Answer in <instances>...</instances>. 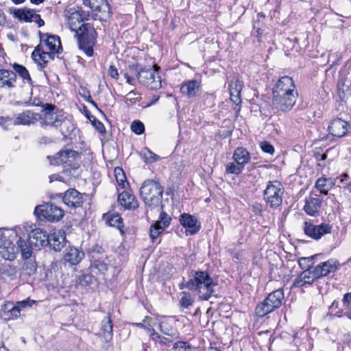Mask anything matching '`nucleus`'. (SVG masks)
<instances>
[{
	"instance_id": "22",
	"label": "nucleus",
	"mask_w": 351,
	"mask_h": 351,
	"mask_svg": "<svg viewBox=\"0 0 351 351\" xmlns=\"http://www.w3.org/2000/svg\"><path fill=\"white\" fill-rule=\"evenodd\" d=\"M43 44L46 50L52 51L55 53H59L62 50L60 39L58 36L43 34L40 37V43Z\"/></svg>"
},
{
	"instance_id": "13",
	"label": "nucleus",
	"mask_w": 351,
	"mask_h": 351,
	"mask_svg": "<svg viewBox=\"0 0 351 351\" xmlns=\"http://www.w3.org/2000/svg\"><path fill=\"white\" fill-rule=\"evenodd\" d=\"M171 221V217L162 211L160 214L159 219L150 226L149 236L152 241L157 239L165 229L169 226Z\"/></svg>"
},
{
	"instance_id": "64",
	"label": "nucleus",
	"mask_w": 351,
	"mask_h": 351,
	"mask_svg": "<svg viewBox=\"0 0 351 351\" xmlns=\"http://www.w3.org/2000/svg\"><path fill=\"white\" fill-rule=\"evenodd\" d=\"M93 252L100 254L104 252V249L102 248V247L96 245L95 246L93 247Z\"/></svg>"
},
{
	"instance_id": "44",
	"label": "nucleus",
	"mask_w": 351,
	"mask_h": 351,
	"mask_svg": "<svg viewBox=\"0 0 351 351\" xmlns=\"http://www.w3.org/2000/svg\"><path fill=\"white\" fill-rule=\"evenodd\" d=\"M153 319L149 316H146L143 322L139 323H132L131 324L133 326H136L137 327L146 329L148 331L150 332V333L152 332V330H154V328L152 326L153 324Z\"/></svg>"
},
{
	"instance_id": "25",
	"label": "nucleus",
	"mask_w": 351,
	"mask_h": 351,
	"mask_svg": "<svg viewBox=\"0 0 351 351\" xmlns=\"http://www.w3.org/2000/svg\"><path fill=\"white\" fill-rule=\"evenodd\" d=\"M348 123L341 119H335L331 121L328 125V130L331 135L336 137L344 136L348 130Z\"/></svg>"
},
{
	"instance_id": "2",
	"label": "nucleus",
	"mask_w": 351,
	"mask_h": 351,
	"mask_svg": "<svg viewBox=\"0 0 351 351\" xmlns=\"http://www.w3.org/2000/svg\"><path fill=\"white\" fill-rule=\"evenodd\" d=\"M42 107L43 108L40 114L42 126L62 127L61 131L63 134L73 130V125L62 112L56 111L57 108L55 105L45 104Z\"/></svg>"
},
{
	"instance_id": "54",
	"label": "nucleus",
	"mask_w": 351,
	"mask_h": 351,
	"mask_svg": "<svg viewBox=\"0 0 351 351\" xmlns=\"http://www.w3.org/2000/svg\"><path fill=\"white\" fill-rule=\"evenodd\" d=\"M63 153H64V150L60 151L57 154L55 164L65 163L69 165L68 158L67 156H64Z\"/></svg>"
},
{
	"instance_id": "47",
	"label": "nucleus",
	"mask_w": 351,
	"mask_h": 351,
	"mask_svg": "<svg viewBox=\"0 0 351 351\" xmlns=\"http://www.w3.org/2000/svg\"><path fill=\"white\" fill-rule=\"evenodd\" d=\"M244 169L241 165H239L238 163L234 164V162H229L226 165V171L227 173H232L239 175L240 174Z\"/></svg>"
},
{
	"instance_id": "3",
	"label": "nucleus",
	"mask_w": 351,
	"mask_h": 351,
	"mask_svg": "<svg viewBox=\"0 0 351 351\" xmlns=\"http://www.w3.org/2000/svg\"><path fill=\"white\" fill-rule=\"evenodd\" d=\"M163 186L155 180H145L140 188V195L144 203L150 207H157L162 202Z\"/></svg>"
},
{
	"instance_id": "61",
	"label": "nucleus",
	"mask_w": 351,
	"mask_h": 351,
	"mask_svg": "<svg viewBox=\"0 0 351 351\" xmlns=\"http://www.w3.org/2000/svg\"><path fill=\"white\" fill-rule=\"evenodd\" d=\"M128 99L132 102H135L138 98H140L139 94L134 91H130L128 94Z\"/></svg>"
},
{
	"instance_id": "63",
	"label": "nucleus",
	"mask_w": 351,
	"mask_h": 351,
	"mask_svg": "<svg viewBox=\"0 0 351 351\" xmlns=\"http://www.w3.org/2000/svg\"><path fill=\"white\" fill-rule=\"evenodd\" d=\"M349 176L347 173H343L339 176L340 183H344L345 181H350Z\"/></svg>"
},
{
	"instance_id": "62",
	"label": "nucleus",
	"mask_w": 351,
	"mask_h": 351,
	"mask_svg": "<svg viewBox=\"0 0 351 351\" xmlns=\"http://www.w3.org/2000/svg\"><path fill=\"white\" fill-rule=\"evenodd\" d=\"M34 16V19H33V22L36 23L38 27H42L45 25L44 21L40 18L39 14L36 13Z\"/></svg>"
},
{
	"instance_id": "46",
	"label": "nucleus",
	"mask_w": 351,
	"mask_h": 351,
	"mask_svg": "<svg viewBox=\"0 0 351 351\" xmlns=\"http://www.w3.org/2000/svg\"><path fill=\"white\" fill-rule=\"evenodd\" d=\"M182 296L180 300V304L181 306L188 308L190 306L194 303V299L189 292H182Z\"/></svg>"
},
{
	"instance_id": "19",
	"label": "nucleus",
	"mask_w": 351,
	"mask_h": 351,
	"mask_svg": "<svg viewBox=\"0 0 351 351\" xmlns=\"http://www.w3.org/2000/svg\"><path fill=\"white\" fill-rule=\"evenodd\" d=\"M54 53L46 50L42 43L36 47L32 53V57L41 68H43L50 60L53 59Z\"/></svg>"
},
{
	"instance_id": "53",
	"label": "nucleus",
	"mask_w": 351,
	"mask_h": 351,
	"mask_svg": "<svg viewBox=\"0 0 351 351\" xmlns=\"http://www.w3.org/2000/svg\"><path fill=\"white\" fill-rule=\"evenodd\" d=\"M93 119L89 117L90 121L92 122L93 125L95 126L96 130L100 133H103L105 132V127L104 124L97 120L95 117H92Z\"/></svg>"
},
{
	"instance_id": "4",
	"label": "nucleus",
	"mask_w": 351,
	"mask_h": 351,
	"mask_svg": "<svg viewBox=\"0 0 351 351\" xmlns=\"http://www.w3.org/2000/svg\"><path fill=\"white\" fill-rule=\"evenodd\" d=\"M130 71L136 75L139 82L152 90H157L162 87V80L158 71L159 67L154 65L152 68L138 69V65L129 66Z\"/></svg>"
},
{
	"instance_id": "38",
	"label": "nucleus",
	"mask_w": 351,
	"mask_h": 351,
	"mask_svg": "<svg viewBox=\"0 0 351 351\" xmlns=\"http://www.w3.org/2000/svg\"><path fill=\"white\" fill-rule=\"evenodd\" d=\"M12 67L14 70V73H18L19 76L23 80L24 82H27L29 85L32 84V80L31 79L30 75L25 66L14 63L12 65Z\"/></svg>"
},
{
	"instance_id": "43",
	"label": "nucleus",
	"mask_w": 351,
	"mask_h": 351,
	"mask_svg": "<svg viewBox=\"0 0 351 351\" xmlns=\"http://www.w3.org/2000/svg\"><path fill=\"white\" fill-rule=\"evenodd\" d=\"M216 97L214 93H206L202 97V102L204 108H213L215 106Z\"/></svg>"
},
{
	"instance_id": "8",
	"label": "nucleus",
	"mask_w": 351,
	"mask_h": 351,
	"mask_svg": "<svg viewBox=\"0 0 351 351\" xmlns=\"http://www.w3.org/2000/svg\"><path fill=\"white\" fill-rule=\"evenodd\" d=\"M284 187L278 180L269 181L263 192V199L270 208H277L282 204Z\"/></svg>"
},
{
	"instance_id": "10",
	"label": "nucleus",
	"mask_w": 351,
	"mask_h": 351,
	"mask_svg": "<svg viewBox=\"0 0 351 351\" xmlns=\"http://www.w3.org/2000/svg\"><path fill=\"white\" fill-rule=\"evenodd\" d=\"M298 95L274 94L272 108L277 112L290 111L295 104Z\"/></svg>"
},
{
	"instance_id": "56",
	"label": "nucleus",
	"mask_w": 351,
	"mask_h": 351,
	"mask_svg": "<svg viewBox=\"0 0 351 351\" xmlns=\"http://www.w3.org/2000/svg\"><path fill=\"white\" fill-rule=\"evenodd\" d=\"M42 101L39 98L34 97V99L30 98L28 101L25 102V105L27 106H41Z\"/></svg>"
},
{
	"instance_id": "24",
	"label": "nucleus",
	"mask_w": 351,
	"mask_h": 351,
	"mask_svg": "<svg viewBox=\"0 0 351 351\" xmlns=\"http://www.w3.org/2000/svg\"><path fill=\"white\" fill-rule=\"evenodd\" d=\"M339 263L337 261L330 259L327 261L321 263L314 267L316 276L319 278L327 276L330 273L335 272L338 267Z\"/></svg>"
},
{
	"instance_id": "51",
	"label": "nucleus",
	"mask_w": 351,
	"mask_h": 351,
	"mask_svg": "<svg viewBox=\"0 0 351 351\" xmlns=\"http://www.w3.org/2000/svg\"><path fill=\"white\" fill-rule=\"evenodd\" d=\"M260 147L261 150L267 154L270 155H273L274 153V146L269 143L268 141H263L260 143Z\"/></svg>"
},
{
	"instance_id": "5",
	"label": "nucleus",
	"mask_w": 351,
	"mask_h": 351,
	"mask_svg": "<svg viewBox=\"0 0 351 351\" xmlns=\"http://www.w3.org/2000/svg\"><path fill=\"white\" fill-rule=\"evenodd\" d=\"M284 291L282 289L273 291L259 303L255 308V313L258 317H263L265 315L279 308L284 300Z\"/></svg>"
},
{
	"instance_id": "31",
	"label": "nucleus",
	"mask_w": 351,
	"mask_h": 351,
	"mask_svg": "<svg viewBox=\"0 0 351 351\" xmlns=\"http://www.w3.org/2000/svg\"><path fill=\"white\" fill-rule=\"evenodd\" d=\"M67 21L69 27L72 32H75L76 34L80 32V26L82 25L81 23L84 21L80 12L73 11L71 12Z\"/></svg>"
},
{
	"instance_id": "30",
	"label": "nucleus",
	"mask_w": 351,
	"mask_h": 351,
	"mask_svg": "<svg viewBox=\"0 0 351 351\" xmlns=\"http://www.w3.org/2000/svg\"><path fill=\"white\" fill-rule=\"evenodd\" d=\"M16 244L21 252L22 258L25 260L29 259L31 258L34 250H37L36 247L33 246L31 245V243H29V239L25 240L21 237H19L16 241Z\"/></svg>"
},
{
	"instance_id": "39",
	"label": "nucleus",
	"mask_w": 351,
	"mask_h": 351,
	"mask_svg": "<svg viewBox=\"0 0 351 351\" xmlns=\"http://www.w3.org/2000/svg\"><path fill=\"white\" fill-rule=\"evenodd\" d=\"M107 221L109 226L117 228L121 233H123V220L119 214H108Z\"/></svg>"
},
{
	"instance_id": "33",
	"label": "nucleus",
	"mask_w": 351,
	"mask_h": 351,
	"mask_svg": "<svg viewBox=\"0 0 351 351\" xmlns=\"http://www.w3.org/2000/svg\"><path fill=\"white\" fill-rule=\"evenodd\" d=\"M336 180L331 178H319L316 182L315 188L322 194L327 195L329 190L335 184Z\"/></svg>"
},
{
	"instance_id": "21",
	"label": "nucleus",
	"mask_w": 351,
	"mask_h": 351,
	"mask_svg": "<svg viewBox=\"0 0 351 351\" xmlns=\"http://www.w3.org/2000/svg\"><path fill=\"white\" fill-rule=\"evenodd\" d=\"M318 279L315 275L314 268L304 270L294 280L292 287H302L306 285H311Z\"/></svg>"
},
{
	"instance_id": "15",
	"label": "nucleus",
	"mask_w": 351,
	"mask_h": 351,
	"mask_svg": "<svg viewBox=\"0 0 351 351\" xmlns=\"http://www.w3.org/2000/svg\"><path fill=\"white\" fill-rule=\"evenodd\" d=\"M180 223L186 229V235H193L201 228V223L197 219L189 213H182L180 216Z\"/></svg>"
},
{
	"instance_id": "42",
	"label": "nucleus",
	"mask_w": 351,
	"mask_h": 351,
	"mask_svg": "<svg viewBox=\"0 0 351 351\" xmlns=\"http://www.w3.org/2000/svg\"><path fill=\"white\" fill-rule=\"evenodd\" d=\"M342 303L344 315L351 320V291L343 295Z\"/></svg>"
},
{
	"instance_id": "57",
	"label": "nucleus",
	"mask_w": 351,
	"mask_h": 351,
	"mask_svg": "<svg viewBox=\"0 0 351 351\" xmlns=\"http://www.w3.org/2000/svg\"><path fill=\"white\" fill-rule=\"evenodd\" d=\"M21 310V308L18 305H16L12 306V308L9 311L12 318H16L20 316Z\"/></svg>"
},
{
	"instance_id": "20",
	"label": "nucleus",
	"mask_w": 351,
	"mask_h": 351,
	"mask_svg": "<svg viewBox=\"0 0 351 351\" xmlns=\"http://www.w3.org/2000/svg\"><path fill=\"white\" fill-rule=\"evenodd\" d=\"M40 119V114L27 110L16 114L13 123L14 125H29L35 124Z\"/></svg>"
},
{
	"instance_id": "59",
	"label": "nucleus",
	"mask_w": 351,
	"mask_h": 351,
	"mask_svg": "<svg viewBox=\"0 0 351 351\" xmlns=\"http://www.w3.org/2000/svg\"><path fill=\"white\" fill-rule=\"evenodd\" d=\"M12 119L9 117H0V125L4 128L7 129L11 124Z\"/></svg>"
},
{
	"instance_id": "36",
	"label": "nucleus",
	"mask_w": 351,
	"mask_h": 351,
	"mask_svg": "<svg viewBox=\"0 0 351 351\" xmlns=\"http://www.w3.org/2000/svg\"><path fill=\"white\" fill-rule=\"evenodd\" d=\"M14 17L20 21L25 22H33L34 15L36 12L30 9H15L14 12Z\"/></svg>"
},
{
	"instance_id": "41",
	"label": "nucleus",
	"mask_w": 351,
	"mask_h": 351,
	"mask_svg": "<svg viewBox=\"0 0 351 351\" xmlns=\"http://www.w3.org/2000/svg\"><path fill=\"white\" fill-rule=\"evenodd\" d=\"M114 171V176L119 186L122 189H125L129 184L127 182L125 175L123 169L120 167H115Z\"/></svg>"
},
{
	"instance_id": "9",
	"label": "nucleus",
	"mask_w": 351,
	"mask_h": 351,
	"mask_svg": "<svg viewBox=\"0 0 351 351\" xmlns=\"http://www.w3.org/2000/svg\"><path fill=\"white\" fill-rule=\"evenodd\" d=\"M34 213L38 217H43L51 222L58 221L64 216V211L60 208L51 203L37 206Z\"/></svg>"
},
{
	"instance_id": "52",
	"label": "nucleus",
	"mask_w": 351,
	"mask_h": 351,
	"mask_svg": "<svg viewBox=\"0 0 351 351\" xmlns=\"http://www.w3.org/2000/svg\"><path fill=\"white\" fill-rule=\"evenodd\" d=\"M64 156H67L68 160L69 162V165H71L73 160L76 159L77 158H80V154L77 152L72 150V149H66L64 150V153H63Z\"/></svg>"
},
{
	"instance_id": "16",
	"label": "nucleus",
	"mask_w": 351,
	"mask_h": 351,
	"mask_svg": "<svg viewBox=\"0 0 351 351\" xmlns=\"http://www.w3.org/2000/svg\"><path fill=\"white\" fill-rule=\"evenodd\" d=\"M322 201L323 199L319 195L311 193L305 199V204L304 206V212L310 216H318L319 215Z\"/></svg>"
},
{
	"instance_id": "34",
	"label": "nucleus",
	"mask_w": 351,
	"mask_h": 351,
	"mask_svg": "<svg viewBox=\"0 0 351 351\" xmlns=\"http://www.w3.org/2000/svg\"><path fill=\"white\" fill-rule=\"evenodd\" d=\"M174 320L171 317H162L158 319V328L165 335L172 336L173 335Z\"/></svg>"
},
{
	"instance_id": "14",
	"label": "nucleus",
	"mask_w": 351,
	"mask_h": 351,
	"mask_svg": "<svg viewBox=\"0 0 351 351\" xmlns=\"http://www.w3.org/2000/svg\"><path fill=\"white\" fill-rule=\"evenodd\" d=\"M273 94L298 95V93L292 78L286 75L278 80L274 88Z\"/></svg>"
},
{
	"instance_id": "45",
	"label": "nucleus",
	"mask_w": 351,
	"mask_h": 351,
	"mask_svg": "<svg viewBox=\"0 0 351 351\" xmlns=\"http://www.w3.org/2000/svg\"><path fill=\"white\" fill-rule=\"evenodd\" d=\"M36 263L35 261L27 259L23 265V270L28 276H32L36 271Z\"/></svg>"
},
{
	"instance_id": "55",
	"label": "nucleus",
	"mask_w": 351,
	"mask_h": 351,
	"mask_svg": "<svg viewBox=\"0 0 351 351\" xmlns=\"http://www.w3.org/2000/svg\"><path fill=\"white\" fill-rule=\"evenodd\" d=\"M93 266L102 273L108 269V265L102 261H95Z\"/></svg>"
},
{
	"instance_id": "27",
	"label": "nucleus",
	"mask_w": 351,
	"mask_h": 351,
	"mask_svg": "<svg viewBox=\"0 0 351 351\" xmlns=\"http://www.w3.org/2000/svg\"><path fill=\"white\" fill-rule=\"evenodd\" d=\"M118 202L125 209L135 210L138 207L136 197L128 191H123L119 195Z\"/></svg>"
},
{
	"instance_id": "49",
	"label": "nucleus",
	"mask_w": 351,
	"mask_h": 351,
	"mask_svg": "<svg viewBox=\"0 0 351 351\" xmlns=\"http://www.w3.org/2000/svg\"><path fill=\"white\" fill-rule=\"evenodd\" d=\"M150 337L153 341H158L161 344L169 345L171 343V341L169 339L161 336L156 332L155 330H152V332L150 333Z\"/></svg>"
},
{
	"instance_id": "37",
	"label": "nucleus",
	"mask_w": 351,
	"mask_h": 351,
	"mask_svg": "<svg viewBox=\"0 0 351 351\" xmlns=\"http://www.w3.org/2000/svg\"><path fill=\"white\" fill-rule=\"evenodd\" d=\"M85 6L89 7L92 11L100 12L102 8H108V4L105 0H83Z\"/></svg>"
},
{
	"instance_id": "1",
	"label": "nucleus",
	"mask_w": 351,
	"mask_h": 351,
	"mask_svg": "<svg viewBox=\"0 0 351 351\" xmlns=\"http://www.w3.org/2000/svg\"><path fill=\"white\" fill-rule=\"evenodd\" d=\"M217 284L206 271L192 270L189 279L186 282L180 284V289L186 288L192 291H196L199 299L208 300L212 296L217 297L215 294V287Z\"/></svg>"
},
{
	"instance_id": "17",
	"label": "nucleus",
	"mask_w": 351,
	"mask_h": 351,
	"mask_svg": "<svg viewBox=\"0 0 351 351\" xmlns=\"http://www.w3.org/2000/svg\"><path fill=\"white\" fill-rule=\"evenodd\" d=\"M48 238L49 234L47 231L39 228L32 230L28 235L29 243L37 250L47 246Z\"/></svg>"
},
{
	"instance_id": "23",
	"label": "nucleus",
	"mask_w": 351,
	"mask_h": 351,
	"mask_svg": "<svg viewBox=\"0 0 351 351\" xmlns=\"http://www.w3.org/2000/svg\"><path fill=\"white\" fill-rule=\"evenodd\" d=\"M201 82L197 80H189L184 81L180 85V93L188 98L197 96L200 90Z\"/></svg>"
},
{
	"instance_id": "18",
	"label": "nucleus",
	"mask_w": 351,
	"mask_h": 351,
	"mask_svg": "<svg viewBox=\"0 0 351 351\" xmlns=\"http://www.w3.org/2000/svg\"><path fill=\"white\" fill-rule=\"evenodd\" d=\"M47 246L56 252H60L66 244L65 232L63 230H56L49 234Z\"/></svg>"
},
{
	"instance_id": "29",
	"label": "nucleus",
	"mask_w": 351,
	"mask_h": 351,
	"mask_svg": "<svg viewBox=\"0 0 351 351\" xmlns=\"http://www.w3.org/2000/svg\"><path fill=\"white\" fill-rule=\"evenodd\" d=\"M112 322L110 316L108 315L101 321L99 331V335L106 343L110 341L112 339Z\"/></svg>"
},
{
	"instance_id": "35",
	"label": "nucleus",
	"mask_w": 351,
	"mask_h": 351,
	"mask_svg": "<svg viewBox=\"0 0 351 351\" xmlns=\"http://www.w3.org/2000/svg\"><path fill=\"white\" fill-rule=\"evenodd\" d=\"M233 158L236 163L239 165H241L244 167L247 163H248L251 159L250 153L248 151L241 147H237L233 154Z\"/></svg>"
},
{
	"instance_id": "40",
	"label": "nucleus",
	"mask_w": 351,
	"mask_h": 351,
	"mask_svg": "<svg viewBox=\"0 0 351 351\" xmlns=\"http://www.w3.org/2000/svg\"><path fill=\"white\" fill-rule=\"evenodd\" d=\"M140 156L146 163H153L159 160L160 157L147 147H143L140 152Z\"/></svg>"
},
{
	"instance_id": "48",
	"label": "nucleus",
	"mask_w": 351,
	"mask_h": 351,
	"mask_svg": "<svg viewBox=\"0 0 351 351\" xmlns=\"http://www.w3.org/2000/svg\"><path fill=\"white\" fill-rule=\"evenodd\" d=\"M315 256H311L309 257L300 258L298 259V265H299L300 267L304 270L313 268V267H312V265L313 264L312 263V261Z\"/></svg>"
},
{
	"instance_id": "58",
	"label": "nucleus",
	"mask_w": 351,
	"mask_h": 351,
	"mask_svg": "<svg viewBox=\"0 0 351 351\" xmlns=\"http://www.w3.org/2000/svg\"><path fill=\"white\" fill-rule=\"evenodd\" d=\"M35 302L34 300H31L29 299L19 301L16 303V305H18L21 309L23 308H25L26 306H31L32 304Z\"/></svg>"
},
{
	"instance_id": "50",
	"label": "nucleus",
	"mask_w": 351,
	"mask_h": 351,
	"mask_svg": "<svg viewBox=\"0 0 351 351\" xmlns=\"http://www.w3.org/2000/svg\"><path fill=\"white\" fill-rule=\"evenodd\" d=\"M131 130L134 133L140 135L144 132L145 126L141 121L135 120L131 124Z\"/></svg>"
},
{
	"instance_id": "26",
	"label": "nucleus",
	"mask_w": 351,
	"mask_h": 351,
	"mask_svg": "<svg viewBox=\"0 0 351 351\" xmlns=\"http://www.w3.org/2000/svg\"><path fill=\"white\" fill-rule=\"evenodd\" d=\"M243 88V82L239 77H234L230 81L229 84V90L231 101L236 105H239L241 102V92Z\"/></svg>"
},
{
	"instance_id": "7",
	"label": "nucleus",
	"mask_w": 351,
	"mask_h": 351,
	"mask_svg": "<svg viewBox=\"0 0 351 351\" xmlns=\"http://www.w3.org/2000/svg\"><path fill=\"white\" fill-rule=\"evenodd\" d=\"M17 237L16 232L12 229L0 228V254L8 261L15 258V245L14 241Z\"/></svg>"
},
{
	"instance_id": "32",
	"label": "nucleus",
	"mask_w": 351,
	"mask_h": 351,
	"mask_svg": "<svg viewBox=\"0 0 351 351\" xmlns=\"http://www.w3.org/2000/svg\"><path fill=\"white\" fill-rule=\"evenodd\" d=\"M16 80V75L12 71L0 70V86L12 88L14 86Z\"/></svg>"
},
{
	"instance_id": "12",
	"label": "nucleus",
	"mask_w": 351,
	"mask_h": 351,
	"mask_svg": "<svg viewBox=\"0 0 351 351\" xmlns=\"http://www.w3.org/2000/svg\"><path fill=\"white\" fill-rule=\"evenodd\" d=\"M60 197L65 205L71 208L81 207L84 202L83 195L75 189H69L64 193L56 195Z\"/></svg>"
},
{
	"instance_id": "60",
	"label": "nucleus",
	"mask_w": 351,
	"mask_h": 351,
	"mask_svg": "<svg viewBox=\"0 0 351 351\" xmlns=\"http://www.w3.org/2000/svg\"><path fill=\"white\" fill-rule=\"evenodd\" d=\"M108 74L109 75L114 79H118L119 77V72L117 69L114 65L110 66L109 70H108Z\"/></svg>"
},
{
	"instance_id": "6",
	"label": "nucleus",
	"mask_w": 351,
	"mask_h": 351,
	"mask_svg": "<svg viewBox=\"0 0 351 351\" xmlns=\"http://www.w3.org/2000/svg\"><path fill=\"white\" fill-rule=\"evenodd\" d=\"M78 39L79 48L86 55L91 57L93 55V46L96 41V32L90 23H83L80 26V32L76 34Z\"/></svg>"
},
{
	"instance_id": "28",
	"label": "nucleus",
	"mask_w": 351,
	"mask_h": 351,
	"mask_svg": "<svg viewBox=\"0 0 351 351\" xmlns=\"http://www.w3.org/2000/svg\"><path fill=\"white\" fill-rule=\"evenodd\" d=\"M84 254L82 251L75 247H69L66 249L64 261L71 265H76L82 260Z\"/></svg>"
},
{
	"instance_id": "11",
	"label": "nucleus",
	"mask_w": 351,
	"mask_h": 351,
	"mask_svg": "<svg viewBox=\"0 0 351 351\" xmlns=\"http://www.w3.org/2000/svg\"><path fill=\"white\" fill-rule=\"evenodd\" d=\"M303 230L306 236L313 239L318 240L322 236L331 232L332 226L326 223L314 225L309 220L304 222Z\"/></svg>"
}]
</instances>
